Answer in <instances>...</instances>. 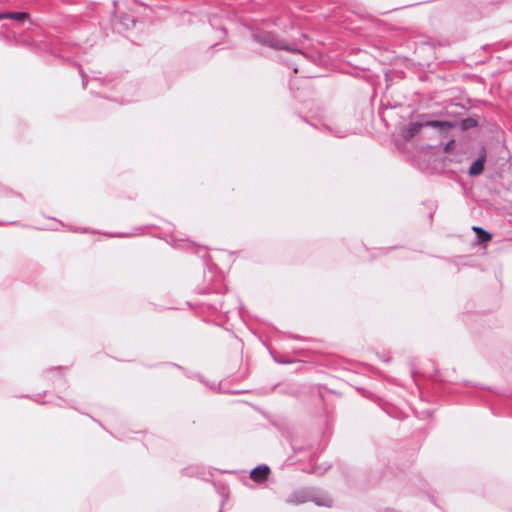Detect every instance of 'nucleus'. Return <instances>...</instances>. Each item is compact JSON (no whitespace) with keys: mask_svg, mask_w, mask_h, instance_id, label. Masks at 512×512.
Returning a JSON list of instances; mask_svg holds the SVG:
<instances>
[{"mask_svg":"<svg viewBox=\"0 0 512 512\" xmlns=\"http://www.w3.org/2000/svg\"><path fill=\"white\" fill-rule=\"evenodd\" d=\"M255 39L267 46L274 48V49H283V50L292 52L294 55H296L298 57H303V58L305 57V54L301 50L286 43L284 40L278 39L276 36H274L272 34H268V35L262 36V37L255 36Z\"/></svg>","mask_w":512,"mask_h":512,"instance_id":"f257e3e1","label":"nucleus"},{"mask_svg":"<svg viewBox=\"0 0 512 512\" xmlns=\"http://www.w3.org/2000/svg\"><path fill=\"white\" fill-rule=\"evenodd\" d=\"M14 19L17 21H24L27 18L26 13L19 12H3L0 13V19Z\"/></svg>","mask_w":512,"mask_h":512,"instance_id":"39448f33","label":"nucleus"},{"mask_svg":"<svg viewBox=\"0 0 512 512\" xmlns=\"http://www.w3.org/2000/svg\"><path fill=\"white\" fill-rule=\"evenodd\" d=\"M473 230L476 232L479 240L482 242L490 241L492 238L490 233H488L487 231H485L484 229H482L480 227H473Z\"/></svg>","mask_w":512,"mask_h":512,"instance_id":"0eeeda50","label":"nucleus"},{"mask_svg":"<svg viewBox=\"0 0 512 512\" xmlns=\"http://www.w3.org/2000/svg\"><path fill=\"white\" fill-rule=\"evenodd\" d=\"M453 141L449 142L446 147H445V151H448L450 149V146L452 145Z\"/></svg>","mask_w":512,"mask_h":512,"instance_id":"1a4fd4ad","label":"nucleus"},{"mask_svg":"<svg viewBox=\"0 0 512 512\" xmlns=\"http://www.w3.org/2000/svg\"><path fill=\"white\" fill-rule=\"evenodd\" d=\"M424 127V123L414 122L409 124L403 130V137L406 139H410L414 137L422 128Z\"/></svg>","mask_w":512,"mask_h":512,"instance_id":"20e7f679","label":"nucleus"},{"mask_svg":"<svg viewBox=\"0 0 512 512\" xmlns=\"http://www.w3.org/2000/svg\"><path fill=\"white\" fill-rule=\"evenodd\" d=\"M83 85H84V86L86 85V79H85V77H83Z\"/></svg>","mask_w":512,"mask_h":512,"instance_id":"9d476101","label":"nucleus"},{"mask_svg":"<svg viewBox=\"0 0 512 512\" xmlns=\"http://www.w3.org/2000/svg\"><path fill=\"white\" fill-rule=\"evenodd\" d=\"M485 154H481L479 158L472 163L469 168V174L471 176L480 175L484 170Z\"/></svg>","mask_w":512,"mask_h":512,"instance_id":"7ed1b4c3","label":"nucleus"},{"mask_svg":"<svg viewBox=\"0 0 512 512\" xmlns=\"http://www.w3.org/2000/svg\"><path fill=\"white\" fill-rule=\"evenodd\" d=\"M316 504L317 505H323V506H330L331 505V499L330 498H325L322 501L316 500Z\"/></svg>","mask_w":512,"mask_h":512,"instance_id":"6e6552de","label":"nucleus"},{"mask_svg":"<svg viewBox=\"0 0 512 512\" xmlns=\"http://www.w3.org/2000/svg\"><path fill=\"white\" fill-rule=\"evenodd\" d=\"M424 127H433V128H439V129H448L453 127V124L448 121H427L424 123Z\"/></svg>","mask_w":512,"mask_h":512,"instance_id":"423d86ee","label":"nucleus"},{"mask_svg":"<svg viewBox=\"0 0 512 512\" xmlns=\"http://www.w3.org/2000/svg\"><path fill=\"white\" fill-rule=\"evenodd\" d=\"M270 468L267 465H260L250 472V477L256 482H262L268 478Z\"/></svg>","mask_w":512,"mask_h":512,"instance_id":"f03ea898","label":"nucleus"}]
</instances>
